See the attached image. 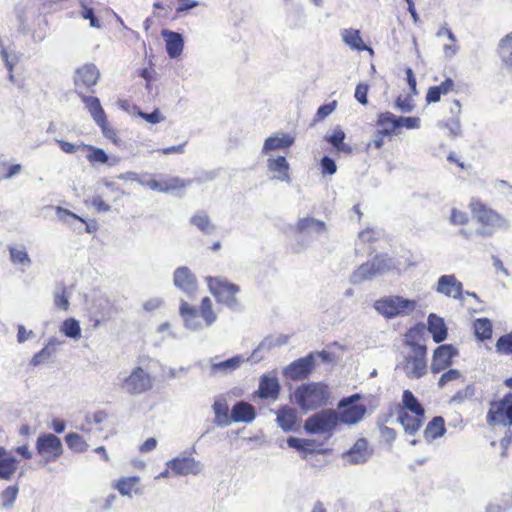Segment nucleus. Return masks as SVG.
I'll list each match as a JSON object with an SVG mask.
<instances>
[{
	"label": "nucleus",
	"instance_id": "1",
	"mask_svg": "<svg viewBox=\"0 0 512 512\" xmlns=\"http://www.w3.org/2000/svg\"><path fill=\"white\" fill-rule=\"evenodd\" d=\"M420 331L410 328L405 334L404 345L409 349L403 356L401 369L410 379H419L427 373V347L419 342Z\"/></svg>",
	"mask_w": 512,
	"mask_h": 512
},
{
	"label": "nucleus",
	"instance_id": "2",
	"mask_svg": "<svg viewBox=\"0 0 512 512\" xmlns=\"http://www.w3.org/2000/svg\"><path fill=\"white\" fill-rule=\"evenodd\" d=\"M397 420L409 435H414L423 426L425 409L410 390H404L396 406Z\"/></svg>",
	"mask_w": 512,
	"mask_h": 512
},
{
	"label": "nucleus",
	"instance_id": "3",
	"mask_svg": "<svg viewBox=\"0 0 512 512\" xmlns=\"http://www.w3.org/2000/svg\"><path fill=\"white\" fill-rule=\"evenodd\" d=\"M329 396L327 385L317 382L302 384L294 391L296 403L305 411L316 410L325 405Z\"/></svg>",
	"mask_w": 512,
	"mask_h": 512
},
{
	"label": "nucleus",
	"instance_id": "4",
	"mask_svg": "<svg viewBox=\"0 0 512 512\" xmlns=\"http://www.w3.org/2000/svg\"><path fill=\"white\" fill-rule=\"evenodd\" d=\"M179 313L184 320L185 326L193 330L202 326L200 318L203 319L206 326H210L216 321V314L213 311L212 301L209 297H204L201 300L199 309L191 306L186 301H182Z\"/></svg>",
	"mask_w": 512,
	"mask_h": 512
},
{
	"label": "nucleus",
	"instance_id": "5",
	"mask_svg": "<svg viewBox=\"0 0 512 512\" xmlns=\"http://www.w3.org/2000/svg\"><path fill=\"white\" fill-rule=\"evenodd\" d=\"M374 307L386 318H394L413 312L417 307V302L401 296H388L377 300Z\"/></svg>",
	"mask_w": 512,
	"mask_h": 512
},
{
	"label": "nucleus",
	"instance_id": "6",
	"mask_svg": "<svg viewBox=\"0 0 512 512\" xmlns=\"http://www.w3.org/2000/svg\"><path fill=\"white\" fill-rule=\"evenodd\" d=\"M207 284L217 302L223 303L228 307L237 305L236 295L240 291L238 285L222 277H207Z\"/></svg>",
	"mask_w": 512,
	"mask_h": 512
},
{
	"label": "nucleus",
	"instance_id": "7",
	"mask_svg": "<svg viewBox=\"0 0 512 512\" xmlns=\"http://www.w3.org/2000/svg\"><path fill=\"white\" fill-rule=\"evenodd\" d=\"M35 449L45 464L57 461L64 452L61 439L53 433L40 434Z\"/></svg>",
	"mask_w": 512,
	"mask_h": 512
},
{
	"label": "nucleus",
	"instance_id": "8",
	"mask_svg": "<svg viewBox=\"0 0 512 512\" xmlns=\"http://www.w3.org/2000/svg\"><path fill=\"white\" fill-rule=\"evenodd\" d=\"M469 208L473 217L484 227V229L477 231L481 236L491 235V229L501 222L500 215L489 208L480 199H472Z\"/></svg>",
	"mask_w": 512,
	"mask_h": 512
},
{
	"label": "nucleus",
	"instance_id": "9",
	"mask_svg": "<svg viewBox=\"0 0 512 512\" xmlns=\"http://www.w3.org/2000/svg\"><path fill=\"white\" fill-rule=\"evenodd\" d=\"M338 425V413L335 410H322L306 419L304 429L309 434H326Z\"/></svg>",
	"mask_w": 512,
	"mask_h": 512
},
{
	"label": "nucleus",
	"instance_id": "10",
	"mask_svg": "<svg viewBox=\"0 0 512 512\" xmlns=\"http://www.w3.org/2000/svg\"><path fill=\"white\" fill-rule=\"evenodd\" d=\"M486 420L489 425L512 426V393L505 394L500 400L490 402Z\"/></svg>",
	"mask_w": 512,
	"mask_h": 512
},
{
	"label": "nucleus",
	"instance_id": "11",
	"mask_svg": "<svg viewBox=\"0 0 512 512\" xmlns=\"http://www.w3.org/2000/svg\"><path fill=\"white\" fill-rule=\"evenodd\" d=\"M361 399L359 394H353L343 398L338 404L340 412L338 413V423L353 425L361 421L366 413V406L357 403Z\"/></svg>",
	"mask_w": 512,
	"mask_h": 512
},
{
	"label": "nucleus",
	"instance_id": "12",
	"mask_svg": "<svg viewBox=\"0 0 512 512\" xmlns=\"http://www.w3.org/2000/svg\"><path fill=\"white\" fill-rule=\"evenodd\" d=\"M123 386L129 394L139 395L153 388V378L142 367H135L124 379Z\"/></svg>",
	"mask_w": 512,
	"mask_h": 512
},
{
	"label": "nucleus",
	"instance_id": "13",
	"mask_svg": "<svg viewBox=\"0 0 512 512\" xmlns=\"http://www.w3.org/2000/svg\"><path fill=\"white\" fill-rule=\"evenodd\" d=\"M100 72L98 68L92 63H86L76 69L74 76V85L78 92L88 91L91 87L96 85L99 80Z\"/></svg>",
	"mask_w": 512,
	"mask_h": 512
},
{
	"label": "nucleus",
	"instance_id": "14",
	"mask_svg": "<svg viewBox=\"0 0 512 512\" xmlns=\"http://www.w3.org/2000/svg\"><path fill=\"white\" fill-rule=\"evenodd\" d=\"M191 182V180H185L179 177L153 176L145 181V185L154 191L167 193L170 191L182 190L191 184Z\"/></svg>",
	"mask_w": 512,
	"mask_h": 512
},
{
	"label": "nucleus",
	"instance_id": "15",
	"mask_svg": "<svg viewBox=\"0 0 512 512\" xmlns=\"http://www.w3.org/2000/svg\"><path fill=\"white\" fill-rule=\"evenodd\" d=\"M314 367V359L311 355L299 358L290 363L284 369V376L292 381H299L306 379L312 372Z\"/></svg>",
	"mask_w": 512,
	"mask_h": 512
},
{
	"label": "nucleus",
	"instance_id": "16",
	"mask_svg": "<svg viewBox=\"0 0 512 512\" xmlns=\"http://www.w3.org/2000/svg\"><path fill=\"white\" fill-rule=\"evenodd\" d=\"M405 74H406V81H407L409 90L406 94H404V95L400 94L396 98L395 107L403 113H408V112H411L415 107V105L413 103V97L415 95H417L418 92H417V81H416V77L414 75L412 68L407 67L405 69Z\"/></svg>",
	"mask_w": 512,
	"mask_h": 512
},
{
	"label": "nucleus",
	"instance_id": "17",
	"mask_svg": "<svg viewBox=\"0 0 512 512\" xmlns=\"http://www.w3.org/2000/svg\"><path fill=\"white\" fill-rule=\"evenodd\" d=\"M456 355L457 350L452 345L444 344L438 346L433 352L430 366L431 372L437 374L450 367Z\"/></svg>",
	"mask_w": 512,
	"mask_h": 512
},
{
	"label": "nucleus",
	"instance_id": "18",
	"mask_svg": "<svg viewBox=\"0 0 512 512\" xmlns=\"http://www.w3.org/2000/svg\"><path fill=\"white\" fill-rule=\"evenodd\" d=\"M167 467L175 475H197L201 471V465L192 457H176L167 462Z\"/></svg>",
	"mask_w": 512,
	"mask_h": 512
},
{
	"label": "nucleus",
	"instance_id": "19",
	"mask_svg": "<svg viewBox=\"0 0 512 512\" xmlns=\"http://www.w3.org/2000/svg\"><path fill=\"white\" fill-rule=\"evenodd\" d=\"M436 291L449 298L462 299L463 285L455 275H442L438 279Z\"/></svg>",
	"mask_w": 512,
	"mask_h": 512
},
{
	"label": "nucleus",
	"instance_id": "20",
	"mask_svg": "<svg viewBox=\"0 0 512 512\" xmlns=\"http://www.w3.org/2000/svg\"><path fill=\"white\" fill-rule=\"evenodd\" d=\"M161 35L165 41L166 52L170 58L179 57L184 48V39L178 32L163 29Z\"/></svg>",
	"mask_w": 512,
	"mask_h": 512
},
{
	"label": "nucleus",
	"instance_id": "21",
	"mask_svg": "<svg viewBox=\"0 0 512 512\" xmlns=\"http://www.w3.org/2000/svg\"><path fill=\"white\" fill-rule=\"evenodd\" d=\"M280 384L275 376L263 375L260 378L257 394L261 399L276 400L280 394Z\"/></svg>",
	"mask_w": 512,
	"mask_h": 512
},
{
	"label": "nucleus",
	"instance_id": "22",
	"mask_svg": "<svg viewBox=\"0 0 512 512\" xmlns=\"http://www.w3.org/2000/svg\"><path fill=\"white\" fill-rule=\"evenodd\" d=\"M376 126L381 133L386 134L388 138L399 135V123L397 116L392 112H381L377 115Z\"/></svg>",
	"mask_w": 512,
	"mask_h": 512
},
{
	"label": "nucleus",
	"instance_id": "23",
	"mask_svg": "<svg viewBox=\"0 0 512 512\" xmlns=\"http://www.w3.org/2000/svg\"><path fill=\"white\" fill-rule=\"evenodd\" d=\"M18 469V460L3 446H0V479L10 480Z\"/></svg>",
	"mask_w": 512,
	"mask_h": 512
},
{
	"label": "nucleus",
	"instance_id": "24",
	"mask_svg": "<svg viewBox=\"0 0 512 512\" xmlns=\"http://www.w3.org/2000/svg\"><path fill=\"white\" fill-rule=\"evenodd\" d=\"M174 284L184 292H191L197 286V279L188 267H179L174 271Z\"/></svg>",
	"mask_w": 512,
	"mask_h": 512
},
{
	"label": "nucleus",
	"instance_id": "25",
	"mask_svg": "<svg viewBox=\"0 0 512 512\" xmlns=\"http://www.w3.org/2000/svg\"><path fill=\"white\" fill-rule=\"evenodd\" d=\"M256 416L255 408L244 401L237 402L231 410L232 422H251Z\"/></svg>",
	"mask_w": 512,
	"mask_h": 512
},
{
	"label": "nucleus",
	"instance_id": "26",
	"mask_svg": "<svg viewBox=\"0 0 512 512\" xmlns=\"http://www.w3.org/2000/svg\"><path fill=\"white\" fill-rule=\"evenodd\" d=\"M267 166L270 172L274 173V178L284 182H290L289 164L284 156L269 158Z\"/></svg>",
	"mask_w": 512,
	"mask_h": 512
},
{
	"label": "nucleus",
	"instance_id": "27",
	"mask_svg": "<svg viewBox=\"0 0 512 512\" xmlns=\"http://www.w3.org/2000/svg\"><path fill=\"white\" fill-rule=\"evenodd\" d=\"M278 425L286 432L294 430L298 422V414L294 408L282 406L277 411Z\"/></svg>",
	"mask_w": 512,
	"mask_h": 512
},
{
	"label": "nucleus",
	"instance_id": "28",
	"mask_svg": "<svg viewBox=\"0 0 512 512\" xmlns=\"http://www.w3.org/2000/svg\"><path fill=\"white\" fill-rule=\"evenodd\" d=\"M78 95L82 102L85 104L96 124L107 118L106 113L100 104V100L97 97L87 96L84 92L81 91L78 92Z\"/></svg>",
	"mask_w": 512,
	"mask_h": 512
},
{
	"label": "nucleus",
	"instance_id": "29",
	"mask_svg": "<svg viewBox=\"0 0 512 512\" xmlns=\"http://www.w3.org/2000/svg\"><path fill=\"white\" fill-rule=\"evenodd\" d=\"M428 330L432 334V338L436 343L444 341L447 337V327L444 320L436 314L429 315Z\"/></svg>",
	"mask_w": 512,
	"mask_h": 512
},
{
	"label": "nucleus",
	"instance_id": "30",
	"mask_svg": "<svg viewBox=\"0 0 512 512\" xmlns=\"http://www.w3.org/2000/svg\"><path fill=\"white\" fill-rule=\"evenodd\" d=\"M383 267L378 261H367L359 266L355 273V277L358 281L370 280L376 275L380 274Z\"/></svg>",
	"mask_w": 512,
	"mask_h": 512
},
{
	"label": "nucleus",
	"instance_id": "31",
	"mask_svg": "<svg viewBox=\"0 0 512 512\" xmlns=\"http://www.w3.org/2000/svg\"><path fill=\"white\" fill-rule=\"evenodd\" d=\"M350 462L354 464L363 463L368 457V442L364 438L358 439L348 451Z\"/></svg>",
	"mask_w": 512,
	"mask_h": 512
},
{
	"label": "nucleus",
	"instance_id": "32",
	"mask_svg": "<svg viewBox=\"0 0 512 512\" xmlns=\"http://www.w3.org/2000/svg\"><path fill=\"white\" fill-rule=\"evenodd\" d=\"M345 137L346 135L344 131L341 128L337 127L333 130L332 134L325 136V140L329 144H331L337 151L343 152L345 154H351L352 147L344 142Z\"/></svg>",
	"mask_w": 512,
	"mask_h": 512
},
{
	"label": "nucleus",
	"instance_id": "33",
	"mask_svg": "<svg viewBox=\"0 0 512 512\" xmlns=\"http://www.w3.org/2000/svg\"><path fill=\"white\" fill-rule=\"evenodd\" d=\"M343 41L352 49L357 51H372L363 41L360 31L357 29H345L342 32Z\"/></svg>",
	"mask_w": 512,
	"mask_h": 512
},
{
	"label": "nucleus",
	"instance_id": "34",
	"mask_svg": "<svg viewBox=\"0 0 512 512\" xmlns=\"http://www.w3.org/2000/svg\"><path fill=\"white\" fill-rule=\"evenodd\" d=\"M296 234H303L309 229H314L317 232H324L326 230V224L312 217L300 218L295 226L292 228Z\"/></svg>",
	"mask_w": 512,
	"mask_h": 512
},
{
	"label": "nucleus",
	"instance_id": "35",
	"mask_svg": "<svg viewBox=\"0 0 512 512\" xmlns=\"http://www.w3.org/2000/svg\"><path fill=\"white\" fill-rule=\"evenodd\" d=\"M445 432L446 427L443 417L436 416L428 422L424 430V437L427 440H434L443 436Z\"/></svg>",
	"mask_w": 512,
	"mask_h": 512
},
{
	"label": "nucleus",
	"instance_id": "36",
	"mask_svg": "<svg viewBox=\"0 0 512 512\" xmlns=\"http://www.w3.org/2000/svg\"><path fill=\"white\" fill-rule=\"evenodd\" d=\"M213 411L217 425L228 426L231 424V413H229L228 404L224 399H219L214 402Z\"/></svg>",
	"mask_w": 512,
	"mask_h": 512
},
{
	"label": "nucleus",
	"instance_id": "37",
	"mask_svg": "<svg viewBox=\"0 0 512 512\" xmlns=\"http://www.w3.org/2000/svg\"><path fill=\"white\" fill-rule=\"evenodd\" d=\"M293 142L294 139L289 135H283L281 137H269L264 142L263 152H268L282 148H289L293 144Z\"/></svg>",
	"mask_w": 512,
	"mask_h": 512
},
{
	"label": "nucleus",
	"instance_id": "38",
	"mask_svg": "<svg viewBox=\"0 0 512 512\" xmlns=\"http://www.w3.org/2000/svg\"><path fill=\"white\" fill-rule=\"evenodd\" d=\"M83 151L86 152V158L91 165L106 164L109 160L107 153L103 149L90 144H85Z\"/></svg>",
	"mask_w": 512,
	"mask_h": 512
},
{
	"label": "nucleus",
	"instance_id": "39",
	"mask_svg": "<svg viewBox=\"0 0 512 512\" xmlns=\"http://www.w3.org/2000/svg\"><path fill=\"white\" fill-rule=\"evenodd\" d=\"M65 442L68 448L75 453H84L88 450L89 445L85 439L78 433L71 432L65 436Z\"/></svg>",
	"mask_w": 512,
	"mask_h": 512
},
{
	"label": "nucleus",
	"instance_id": "40",
	"mask_svg": "<svg viewBox=\"0 0 512 512\" xmlns=\"http://www.w3.org/2000/svg\"><path fill=\"white\" fill-rule=\"evenodd\" d=\"M139 480L138 476L123 477L114 484V488L117 489L121 495L130 496L138 485Z\"/></svg>",
	"mask_w": 512,
	"mask_h": 512
},
{
	"label": "nucleus",
	"instance_id": "41",
	"mask_svg": "<svg viewBox=\"0 0 512 512\" xmlns=\"http://www.w3.org/2000/svg\"><path fill=\"white\" fill-rule=\"evenodd\" d=\"M190 221L204 234H211L215 230V226L211 223L209 216L205 212L195 214Z\"/></svg>",
	"mask_w": 512,
	"mask_h": 512
},
{
	"label": "nucleus",
	"instance_id": "42",
	"mask_svg": "<svg viewBox=\"0 0 512 512\" xmlns=\"http://www.w3.org/2000/svg\"><path fill=\"white\" fill-rule=\"evenodd\" d=\"M474 331L480 340L490 339L492 336V324L487 318H480L474 322Z\"/></svg>",
	"mask_w": 512,
	"mask_h": 512
},
{
	"label": "nucleus",
	"instance_id": "43",
	"mask_svg": "<svg viewBox=\"0 0 512 512\" xmlns=\"http://www.w3.org/2000/svg\"><path fill=\"white\" fill-rule=\"evenodd\" d=\"M498 53L509 65H512V33L504 36L498 44Z\"/></svg>",
	"mask_w": 512,
	"mask_h": 512
},
{
	"label": "nucleus",
	"instance_id": "44",
	"mask_svg": "<svg viewBox=\"0 0 512 512\" xmlns=\"http://www.w3.org/2000/svg\"><path fill=\"white\" fill-rule=\"evenodd\" d=\"M60 331L67 337L79 339L81 337V328L79 322L74 318H68L63 321Z\"/></svg>",
	"mask_w": 512,
	"mask_h": 512
},
{
	"label": "nucleus",
	"instance_id": "45",
	"mask_svg": "<svg viewBox=\"0 0 512 512\" xmlns=\"http://www.w3.org/2000/svg\"><path fill=\"white\" fill-rule=\"evenodd\" d=\"M114 312H116V308L114 307L113 303H111L108 299H105L98 306L97 314L100 316V318L95 320L94 326H98L101 322L110 320Z\"/></svg>",
	"mask_w": 512,
	"mask_h": 512
},
{
	"label": "nucleus",
	"instance_id": "46",
	"mask_svg": "<svg viewBox=\"0 0 512 512\" xmlns=\"http://www.w3.org/2000/svg\"><path fill=\"white\" fill-rule=\"evenodd\" d=\"M19 492L18 485H10L6 487L4 490L0 493V498L2 501V506L4 508L11 507L13 503L15 502Z\"/></svg>",
	"mask_w": 512,
	"mask_h": 512
},
{
	"label": "nucleus",
	"instance_id": "47",
	"mask_svg": "<svg viewBox=\"0 0 512 512\" xmlns=\"http://www.w3.org/2000/svg\"><path fill=\"white\" fill-rule=\"evenodd\" d=\"M10 260L15 265H30L31 260L26 252V250L18 249L16 247H9Z\"/></svg>",
	"mask_w": 512,
	"mask_h": 512
},
{
	"label": "nucleus",
	"instance_id": "48",
	"mask_svg": "<svg viewBox=\"0 0 512 512\" xmlns=\"http://www.w3.org/2000/svg\"><path fill=\"white\" fill-rule=\"evenodd\" d=\"M97 125L101 128V131H102L103 135L105 136V138H107L113 144H115L117 146L120 145L121 139L118 136V132L116 131L115 128H113L109 124L107 118H105L103 121H100L99 123H97Z\"/></svg>",
	"mask_w": 512,
	"mask_h": 512
},
{
	"label": "nucleus",
	"instance_id": "49",
	"mask_svg": "<svg viewBox=\"0 0 512 512\" xmlns=\"http://www.w3.org/2000/svg\"><path fill=\"white\" fill-rule=\"evenodd\" d=\"M55 352V347L53 345H46L44 348H42L38 353H36L31 361L30 364L32 366H38L40 364H43L47 362Z\"/></svg>",
	"mask_w": 512,
	"mask_h": 512
},
{
	"label": "nucleus",
	"instance_id": "50",
	"mask_svg": "<svg viewBox=\"0 0 512 512\" xmlns=\"http://www.w3.org/2000/svg\"><path fill=\"white\" fill-rule=\"evenodd\" d=\"M441 35L447 36L448 39L451 41V44L444 46L445 54L448 56L454 55L457 51L455 35L451 31V29L446 26L441 27L440 30L437 32V36H441Z\"/></svg>",
	"mask_w": 512,
	"mask_h": 512
},
{
	"label": "nucleus",
	"instance_id": "51",
	"mask_svg": "<svg viewBox=\"0 0 512 512\" xmlns=\"http://www.w3.org/2000/svg\"><path fill=\"white\" fill-rule=\"evenodd\" d=\"M241 357L234 356L225 361H221L219 363H215L212 365L213 370L215 371H233L236 370L241 364Z\"/></svg>",
	"mask_w": 512,
	"mask_h": 512
},
{
	"label": "nucleus",
	"instance_id": "52",
	"mask_svg": "<svg viewBox=\"0 0 512 512\" xmlns=\"http://www.w3.org/2000/svg\"><path fill=\"white\" fill-rule=\"evenodd\" d=\"M399 123V134L401 133L402 128H406L408 130L419 129L421 126V120L416 116H399L397 117Z\"/></svg>",
	"mask_w": 512,
	"mask_h": 512
},
{
	"label": "nucleus",
	"instance_id": "53",
	"mask_svg": "<svg viewBox=\"0 0 512 512\" xmlns=\"http://www.w3.org/2000/svg\"><path fill=\"white\" fill-rule=\"evenodd\" d=\"M499 353L512 356V333L501 336L496 342Z\"/></svg>",
	"mask_w": 512,
	"mask_h": 512
},
{
	"label": "nucleus",
	"instance_id": "54",
	"mask_svg": "<svg viewBox=\"0 0 512 512\" xmlns=\"http://www.w3.org/2000/svg\"><path fill=\"white\" fill-rule=\"evenodd\" d=\"M336 106H337L336 100H333L330 103L321 105L315 114L314 122H319V121L324 120L336 109Z\"/></svg>",
	"mask_w": 512,
	"mask_h": 512
},
{
	"label": "nucleus",
	"instance_id": "55",
	"mask_svg": "<svg viewBox=\"0 0 512 512\" xmlns=\"http://www.w3.org/2000/svg\"><path fill=\"white\" fill-rule=\"evenodd\" d=\"M81 16L84 19L90 21V26L95 28H100L101 24L98 18L94 14L93 8L86 5L84 1H81Z\"/></svg>",
	"mask_w": 512,
	"mask_h": 512
},
{
	"label": "nucleus",
	"instance_id": "56",
	"mask_svg": "<svg viewBox=\"0 0 512 512\" xmlns=\"http://www.w3.org/2000/svg\"><path fill=\"white\" fill-rule=\"evenodd\" d=\"M3 179H9L19 174L22 170L21 164L0 163Z\"/></svg>",
	"mask_w": 512,
	"mask_h": 512
},
{
	"label": "nucleus",
	"instance_id": "57",
	"mask_svg": "<svg viewBox=\"0 0 512 512\" xmlns=\"http://www.w3.org/2000/svg\"><path fill=\"white\" fill-rule=\"evenodd\" d=\"M461 378V373L457 369H449L444 372L438 381L439 388H443L446 384L452 381H456Z\"/></svg>",
	"mask_w": 512,
	"mask_h": 512
},
{
	"label": "nucleus",
	"instance_id": "58",
	"mask_svg": "<svg viewBox=\"0 0 512 512\" xmlns=\"http://www.w3.org/2000/svg\"><path fill=\"white\" fill-rule=\"evenodd\" d=\"M56 143L58 144L60 149L66 154H74L78 151H83L85 145V143L75 144L65 140H56Z\"/></svg>",
	"mask_w": 512,
	"mask_h": 512
},
{
	"label": "nucleus",
	"instance_id": "59",
	"mask_svg": "<svg viewBox=\"0 0 512 512\" xmlns=\"http://www.w3.org/2000/svg\"><path fill=\"white\" fill-rule=\"evenodd\" d=\"M450 221L454 225H466L469 222V217L466 212L453 208L451 210Z\"/></svg>",
	"mask_w": 512,
	"mask_h": 512
},
{
	"label": "nucleus",
	"instance_id": "60",
	"mask_svg": "<svg viewBox=\"0 0 512 512\" xmlns=\"http://www.w3.org/2000/svg\"><path fill=\"white\" fill-rule=\"evenodd\" d=\"M178 0H156L153 4L155 9L163 10V16H168V12L172 11Z\"/></svg>",
	"mask_w": 512,
	"mask_h": 512
},
{
	"label": "nucleus",
	"instance_id": "61",
	"mask_svg": "<svg viewBox=\"0 0 512 512\" xmlns=\"http://www.w3.org/2000/svg\"><path fill=\"white\" fill-rule=\"evenodd\" d=\"M321 170L323 174L333 175L337 171L335 161L328 156H324L321 159Z\"/></svg>",
	"mask_w": 512,
	"mask_h": 512
},
{
	"label": "nucleus",
	"instance_id": "62",
	"mask_svg": "<svg viewBox=\"0 0 512 512\" xmlns=\"http://www.w3.org/2000/svg\"><path fill=\"white\" fill-rule=\"evenodd\" d=\"M368 90H369V87L367 84L359 83L356 86L354 96H355L356 100L363 105H366L368 103V99H367Z\"/></svg>",
	"mask_w": 512,
	"mask_h": 512
},
{
	"label": "nucleus",
	"instance_id": "63",
	"mask_svg": "<svg viewBox=\"0 0 512 512\" xmlns=\"http://www.w3.org/2000/svg\"><path fill=\"white\" fill-rule=\"evenodd\" d=\"M138 115L151 124H157L164 120V117L159 109H155L151 113L139 112Z\"/></svg>",
	"mask_w": 512,
	"mask_h": 512
},
{
	"label": "nucleus",
	"instance_id": "64",
	"mask_svg": "<svg viewBox=\"0 0 512 512\" xmlns=\"http://www.w3.org/2000/svg\"><path fill=\"white\" fill-rule=\"evenodd\" d=\"M54 303H55L56 307H58L62 310H68L69 300H68V295H67L65 289H63L61 292L55 294Z\"/></svg>",
	"mask_w": 512,
	"mask_h": 512
}]
</instances>
